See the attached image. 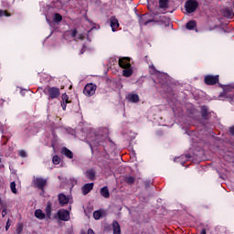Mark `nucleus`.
I'll return each instance as SVG.
<instances>
[{
    "instance_id": "f257e3e1",
    "label": "nucleus",
    "mask_w": 234,
    "mask_h": 234,
    "mask_svg": "<svg viewBox=\"0 0 234 234\" xmlns=\"http://www.w3.org/2000/svg\"><path fill=\"white\" fill-rule=\"evenodd\" d=\"M187 14H193L198 8V2L197 0H188L185 4Z\"/></svg>"
},
{
    "instance_id": "f03ea898",
    "label": "nucleus",
    "mask_w": 234,
    "mask_h": 234,
    "mask_svg": "<svg viewBox=\"0 0 234 234\" xmlns=\"http://www.w3.org/2000/svg\"><path fill=\"white\" fill-rule=\"evenodd\" d=\"M46 94L51 99L56 100V98H59V88L51 87L45 90Z\"/></svg>"
},
{
    "instance_id": "7ed1b4c3",
    "label": "nucleus",
    "mask_w": 234,
    "mask_h": 234,
    "mask_svg": "<svg viewBox=\"0 0 234 234\" xmlns=\"http://www.w3.org/2000/svg\"><path fill=\"white\" fill-rule=\"evenodd\" d=\"M47 182L48 180L43 177H34L33 179L34 186H36L37 189H41V191L45 189V186H47Z\"/></svg>"
},
{
    "instance_id": "20e7f679",
    "label": "nucleus",
    "mask_w": 234,
    "mask_h": 234,
    "mask_svg": "<svg viewBox=\"0 0 234 234\" xmlns=\"http://www.w3.org/2000/svg\"><path fill=\"white\" fill-rule=\"evenodd\" d=\"M96 85L92 84V83H89L84 87V94L85 96L90 97V96H94V94H96Z\"/></svg>"
},
{
    "instance_id": "39448f33",
    "label": "nucleus",
    "mask_w": 234,
    "mask_h": 234,
    "mask_svg": "<svg viewBox=\"0 0 234 234\" xmlns=\"http://www.w3.org/2000/svg\"><path fill=\"white\" fill-rule=\"evenodd\" d=\"M58 217L59 220H63L64 222H69V220H70V213L69 210L59 209L58 211Z\"/></svg>"
},
{
    "instance_id": "423d86ee",
    "label": "nucleus",
    "mask_w": 234,
    "mask_h": 234,
    "mask_svg": "<svg viewBox=\"0 0 234 234\" xmlns=\"http://www.w3.org/2000/svg\"><path fill=\"white\" fill-rule=\"evenodd\" d=\"M205 83L206 85H217L218 83V75H207L205 77Z\"/></svg>"
},
{
    "instance_id": "0eeeda50",
    "label": "nucleus",
    "mask_w": 234,
    "mask_h": 234,
    "mask_svg": "<svg viewBox=\"0 0 234 234\" xmlns=\"http://www.w3.org/2000/svg\"><path fill=\"white\" fill-rule=\"evenodd\" d=\"M119 66L121 69H127L128 67H131V58L127 57L120 58Z\"/></svg>"
},
{
    "instance_id": "6e6552de",
    "label": "nucleus",
    "mask_w": 234,
    "mask_h": 234,
    "mask_svg": "<svg viewBox=\"0 0 234 234\" xmlns=\"http://www.w3.org/2000/svg\"><path fill=\"white\" fill-rule=\"evenodd\" d=\"M110 25L112 32H116V30H118V28L120 27V22H118V18L115 16H112L110 18Z\"/></svg>"
},
{
    "instance_id": "1a4fd4ad",
    "label": "nucleus",
    "mask_w": 234,
    "mask_h": 234,
    "mask_svg": "<svg viewBox=\"0 0 234 234\" xmlns=\"http://www.w3.org/2000/svg\"><path fill=\"white\" fill-rule=\"evenodd\" d=\"M105 140V135H96L90 142L93 145H101V143Z\"/></svg>"
},
{
    "instance_id": "9d476101",
    "label": "nucleus",
    "mask_w": 234,
    "mask_h": 234,
    "mask_svg": "<svg viewBox=\"0 0 234 234\" xmlns=\"http://www.w3.org/2000/svg\"><path fill=\"white\" fill-rule=\"evenodd\" d=\"M93 187H94V183H89L82 186L81 191L83 195H89V193L92 191Z\"/></svg>"
},
{
    "instance_id": "9b49d317",
    "label": "nucleus",
    "mask_w": 234,
    "mask_h": 234,
    "mask_svg": "<svg viewBox=\"0 0 234 234\" xmlns=\"http://www.w3.org/2000/svg\"><path fill=\"white\" fill-rule=\"evenodd\" d=\"M149 23H153V20L147 19V15H143V16H141L139 17L140 27H144V26L149 25Z\"/></svg>"
},
{
    "instance_id": "f8f14e48",
    "label": "nucleus",
    "mask_w": 234,
    "mask_h": 234,
    "mask_svg": "<svg viewBox=\"0 0 234 234\" xmlns=\"http://www.w3.org/2000/svg\"><path fill=\"white\" fill-rule=\"evenodd\" d=\"M61 98H62L61 107L63 111H66L67 103H70V101H69V95H67V93H64L62 94Z\"/></svg>"
},
{
    "instance_id": "ddd939ff",
    "label": "nucleus",
    "mask_w": 234,
    "mask_h": 234,
    "mask_svg": "<svg viewBox=\"0 0 234 234\" xmlns=\"http://www.w3.org/2000/svg\"><path fill=\"white\" fill-rule=\"evenodd\" d=\"M69 197H66L65 194L58 195V202L60 206H65V204H69Z\"/></svg>"
},
{
    "instance_id": "4468645a",
    "label": "nucleus",
    "mask_w": 234,
    "mask_h": 234,
    "mask_svg": "<svg viewBox=\"0 0 234 234\" xmlns=\"http://www.w3.org/2000/svg\"><path fill=\"white\" fill-rule=\"evenodd\" d=\"M61 154L67 156V158H70V159L74 158V154L72 153V151L69 150V148L67 147H63L61 149Z\"/></svg>"
},
{
    "instance_id": "2eb2a0df",
    "label": "nucleus",
    "mask_w": 234,
    "mask_h": 234,
    "mask_svg": "<svg viewBox=\"0 0 234 234\" xmlns=\"http://www.w3.org/2000/svg\"><path fill=\"white\" fill-rule=\"evenodd\" d=\"M127 99L133 103H138L140 101V97L138 94L131 93L127 96Z\"/></svg>"
},
{
    "instance_id": "dca6fc26",
    "label": "nucleus",
    "mask_w": 234,
    "mask_h": 234,
    "mask_svg": "<svg viewBox=\"0 0 234 234\" xmlns=\"http://www.w3.org/2000/svg\"><path fill=\"white\" fill-rule=\"evenodd\" d=\"M112 229H113V234H122V229L120 228V223L118 221H113L112 222Z\"/></svg>"
},
{
    "instance_id": "f3484780",
    "label": "nucleus",
    "mask_w": 234,
    "mask_h": 234,
    "mask_svg": "<svg viewBox=\"0 0 234 234\" xmlns=\"http://www.w3.org/2000/svg\"><path fill=\"white\" fill-rule=\"evenodd\" d=\"M122 76H124L125 78H131V76H133V69L130 67L128 68H122Z\"/></svg>"
},
{
    "instance_id": "a211bd4d",
    "label": "nucleus",
    "mask_w": 234,
    "mask_h": 234,
    "mask_svg": "<svg viewBox=\"0 0 234 234\" xmlns=\"http://www.w3.org/2000/svg\"><path fill=\"white\" fill-rule=\"evenodd\" d=\"M35 217H36L37 218H38V220H43V219L45 218V217H47V216L45 215V213H43V210H41V209H37V210L35 211Z\"/></svg>"
},
{
    "instance_id": "6ab92c4d",
    "label": "nucleus",
    "mask_w": 234,
    "mask_h": 234,
    "mask_svg": "<svg viewBox=\"0 0 234 234\" xmlns=\"http://www.w3.org/2000/svg\"><path fill=\"white\" fill-rule=\"evenodd\" d=\"M101 195L104 198H109L111 197V194L109 193V188L107 186H104L101 189Z\"/></svg>"
},
{
    "instance_id": "aec40b11",
    "label": "nucleus",
    "mask_w": 234,
    "mask_h": 234,
    "mask_svg": "<svg viewBox=\"0 0 234 234\" xmlns=\"http://www.w3.org/2000/svg\"><path fill=\"white\" fill-rule=\"evenodd\" d=\"M169 5V0H159V8L163 10H167V6Z\"/></svg>"
},
{
    "instance_id": "412c9836",
    "label": "nucleus",
    "mask_w": 234,
    "mask_h": 234,
    "mask_svg": "<svg viewBox=\"0 0 234 234\" xmlns=\"http://www.w3.org/2000/svg\"><path fill=\"white\" fill-rule=\"evenodd\" d=\"M86 176L89 180H94V178H96V173L94 170H88L86 171Z\"/></svg>"
},
{
    "instance_id": "4be33fe9",
    "label": "nucleus",
    "mask_w": 234,
    "mask_h": 234,
    "mask_svg": "<svg viewBox=\"0 0 234 234\" xmlns=\"http://www.w3.org/2000/svg\"><path fill=\"white\" fill-rule=\"evenodd\" d=\"M201 114H202V117H203L205 120H207V118H208V116H209V112H208L207 107L203 106V107L201 108Z\"/></svg>"
},
{
    "instance_id": "5701e85b",
    "label": "nucleus",
    "mask_w": 234,
    "mask_h": 234,
    "mask_svg": "<svg viewBox=\"0 0 234 234\" xmlns=\"http://www.w3.org/2000/svg\"><path fill=\"white\" fill-rule=\"evenodd\" d=\"M223 14H224L225 17H233V9L226 8L223 11Z\"/></svg>"
},
{
    "instance_id": "b1692460",
    "label": "nucleus",
    "mask_w": 234,
    "mask_h": 234,
    "mask_svg": "<svg viewBox=\"0 0 234 234\" xmlns=\"http://www.w3.org/2000/svg\"><path fill=\"white\" fill-rule=\"evenodd\" d=\"M195 27H197V22H195L194 20H191L186 23L187 30H193V28H195Z\"/></svg>"
},
{
    "instance_id": "393cba45",
    "label": "nucleus",
    "mask_w": 234,
    "mask_h": 234,
    "mask_svg": "<svg viewBox=\"0 0 234 234\" xmlns=\"http://www.w3.org/2000/svg\"><path fill=\"white\" fill-rule=\"evenodd\" d=\"M46 215H47L48 218H50V217L52 215V207H50L49 205H48L46 207Z\"/></svg>"
},
{
    "instance_id": "a878e982",
    "label": "nucleus",
    "mask_w": 234,
    "mask_h": 234,
    "mask_svg": "<svg viewBox=\"0 0 234 234\" xmlns=\"http://www.w3.org/2000/svg\"><path fill=\"white\" fill-rule=\"evenodd\" d=\"M93 218L95 220H100L101 218V212L97 210L93 212Z\"/></svg>"
},
{
    "instance_id": "bb28decb",
    "label": "nucleus",
    "mask_w": 234,
    "mask_h": 234,
    "mask_svg": "<svg viewBox=\"0 0 234 234\" xmlns=\"http://www.w3.org/2000/svg\"><path fill=\"white\" fill-rule=\"evenodd\" d=\"M54 21H56L57 23H59V22L63 21V16H61V15L56 13L54 16Z\"/></svg>"
},
{
    "instance_id": "cd10ccee",
    "label": "nucleus",
    "mask_w": 234,
    "mask_h": 234,
    "mask_svg": "<svg viewBox=\"0 0 234 234\" xmlns=\"http://www.w3.org/2000/svg\"><path fill=\"white\" fill-rule=\"evenodd\" d=\"M52 162L55 165H59V162H61V158H59V156L58 155H54L52 158Z\"/></svg>"
},
{
    "instance_id": "c85d7f7f",
    "label": "nucleus",
    "mask_w": 234,
    "mask_h": 234,
    "mask_svg": "<svg viewBox=\"0 0 234 234\" xmlns=\"http://www.w3.org/2000/svg\"><path fill=\"white\" fill-rule=\"evenodd\" d=\"M10 189L12 191V193H14L15 195L17 193V189L16 188V182H11L10 184Z\"/></svg>"
},
{
    "instance_id": "c756f323",
    "label": "nucleus",
    "mask_w": 234,
    "mask_h": 234,
    "mask_svg": "<svg viewBox=\"0 0 234 234\" xmlns=\"http://www.w3.org/2000/svg\"><path fill=\"white\" fill-rule=\"evenodd\" d=\"M125 182H126V184H134V177L128 176V177H126Z\"/></svg>"
},
{
    "instance_id": "7c9ffc66",
    "label": "nucleus",
    "mask_w": 234,
    "mask_h": 234,
    "mask_svg": "<svg viewBox=\"0 0 234 234\" xmlns=\"http://www.w3.org/2000/svg\"><path fill=\"white\" fill-rule=\"evenodd\" d=\"M4 16H5L6 17H9L10 14H8V12L5 10L0 9V17H4Z\"/></svg>"
},
{
    "instance_id": "2f4dec72",
    "label": "nucleus",
    "mask_w": 234,
    "mask_h": 234,
    "mask_svg": "<svg viewBox=\"0 0 234 234\" xmlns=\"http://www.w3.org/2000/svg\"><path fill=\"white\" fill-rule=\"evenodd\" d=\"M19 156H21L22 158H27V152H25V150H20L18 152Z\"/></svg>"
},
{
    "instance_id": "473e14b6",
    "label": "nucleus",
    "mask_w": 234,
    "mask_h": 234,
    "mask_svg": "<svg viewBox=\"0 0 234 234\" xmlns=\"http://www.w3.org/2000/svg\"><path fill=\"white\" fill-rule=\"evenodd\" d=\"M77 35H78V30L72 29V31H71V37H76Z\"/></svg>"
},
{
    "instance_id": "72a5a7b5",
    "label": "nucleus",
    "mask_w": 234,
    "mask_h": 234,
    "mask_svg": "<svg viewBox=\"0 0 234 234\" xmlns=\"http://www.w3.org/2000/svg\"><path fill=\"white\" fill-rule=\"evenodd\" d=\"M10 226H11L10 219H8L5 225V231H8V229H10Z\"/></svg>"
},
{
    "instance_id": "f704fd0d",
    "label": "nucleus",
    "mask_w": 234,
    "mask_h": 234,
    "mask_svg": "<svg viewBox=\"0 0 234 234\" xmlns=\"http://www.w3.org/2000/svg\"><path fill=\"white\" fill-rule=\"evenodd\" d=\"M77 39H80V41H83V39H85V35L80 34V35L78 36Z\"/></svg>"
},
{
    "instance_id": "c9c22d12",
    "label": "nucleus",
    "mask_w": 234,
    "mask_h": 234,
    "mask_svg": "<svg viewBox=\"0 0 234 234\" xmlns=\"http://www.w3.org/2000/svg\"><path fill=\"white\" fill-rule=\"evenodd\" d=\"M89 25L91 27L90 30H88V32H90V30H92L94 28V24H92V22L88 20Z\"/></svg>"
},
{
    "instance_id": "e433bc0d",
    "label": "nucleus",
    "mask_w": 234,
    "mask_h": 234,
    "mask_svg": "<svg viewBox=\"0 0 234 234\" xmlns=\"http://www.w3.org/2000/svg\"><path fill=\"white\" fill-rule=\"evenodd\" d=\"M229 133L232 136H234V126L229 128Z\"/></svg>"
},
{
    "instance_id": "4c0bfd02",
    "label": "nucleus",
    "mask_w": 234,
    "mask_h": 234,
    "mask_svg": "<svg viewBox=\"0 0 234 234\" xmlns=\"http://www.w3.org/2000/svg\"><path fill=\"white\" fill-rule=\"evenodd\" d=\"M6 208H4L3 211H2V217L5 218L6 217Z\"/></svg>"
},
{
    "instance_id": "58836bf2",
    "label": "nucleus",
    "mask_w": 234,
    "mask_h": 234,
    "mask_svg": "<svg viewBox=\"0 0 234 234\" xmlns=\"http://www.w3.org/2000/svg\"><path fill=\"white\" fill-rule=\"evenodd\" d=\"M200 234H207V233H206V229H203L201 230Z\"/></svg>"
},
{
    "instance_id": "ea45409f",
    "label": "nucleus",
    "mask_w": 234,
    "mask_h": 234,
    "mask_svg": "<svg viewBox=\"0 0 234 234\" xmlns=\"http://www.w3.org/2000/svg\"><path fill=\"white\" fill-rule=\"evenodd\" d=\"M0 206H3V200L0 197Z\"/></svg>"
},
{
    "instance_id": "a19ab883",
    "label": "nucleus",
    "mask_w": 234,
    "mask_h": 234,
    "mask_svg": "<svg viewBox=\"0 0 234 234\" xmlns=\"http://www.w3.org/2000/svg\"><path fill=\"white\" fill-rule=\"evenodd\" d=\"M191 156H189V155H186V158H190Z\"/></svg>"
},
{
    "instance_id": "79ce46f5",
    "label": "nucleus",
    "mask_w": 234,
    "mask_h": 234,
    "mask_svg": "<svg viewBox=\"0 0 234 234\" xmlns=\"http://www.w3.org/2000/svg\"><path fill=\"white\" fill-rule=\"evenodd\" d=\"M17 231H21V229L19 230V229H17Z\"/></svg>"
},
{
    "instance_id": "37998d69",
    "label": "nucleus",
    "mask_w": 234,
    "mask_h": 234,
    "mask_svg": "<svg viewBox=\"0 0 234 234\" xmlns=\"http://www.w3.org/2000/svg\"><path fill=\"white\" fill-rule=\"evenodd\" d=\"M17 231H21V229L19 230V229H17Z\"/></svg>"
}]
</instances>
